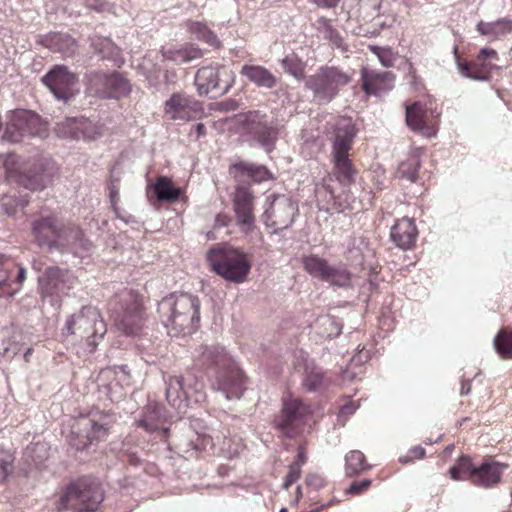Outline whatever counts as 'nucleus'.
Here are the masks:
<instances>
[{"instance_id":"nucleus-1","label":"nucleus","mask_w":512,"mask_h":512,"mask_svg":"<svg viewBox=\"0 0 512 512\" xmlns=\"http://www.w3.org/2000/svg\"><path fill=\"white\" fill-rule=\"evenodd\" d=\"M355 136L356 128L352 119L348 117L338 118L331 138V176L344 188L353 185L358 174V169L350 154Z\"/></svg>"},{"instance_id":"nucleus-2","label":"nucleus","mask_w":512,"mask_h":512,"mask_svg":"<svg viewBox=\"0 0 512 512\" xmlns=\"http://www.w3.org/2000/svg\"><path fill=\"white\" fill-rule=\"evenodd\" d=\"M109 314L115 329L127 337L142 335L148 319L141 293L124 289L109 301Z\"/></svg>"},{"instance_id":"nucleus-3","label":"nucleus","mask_w":512,"mask_h":512,"mask_svg":"<svg viewBox=\"0 0 512 512\" xmlns=\"http://www.w3.org/2000/svg\"><path fill=\"white\" fill-rule=\"evenodd\" d=\"M162 323L173 335L191 334L200 322V300L190 293L174 292L158 304Z\"/></svg>"},{"instance_id":"nucleus-4","label":"nucleus","mask_w":512,"mask_h":512,"mask_svg":"<svg viewBox=\"0 0 512 512\" xmlns=\"http://www.w3.org/2000/svg\"><path fill=\"white\" fill-rule=\"evenodd\" d=\"M198 363L202 367L215 368L214 387L227 399L240 398L245 390V377L237 364L221 347H204Z\"/></svg>"},{"instance_id":"nucleus-5","label":"nucleus","mask_w":512,"mask_h":512,"mask_svg":"<svg viewBox=\"0 0 512 512\" xmlns=\"http://www.w3.org/2000/svg\"><path fill=\"white\" fill-rule=\"evenodd\" d=\"M106 332L100 311L93 306H83L67 317L61 334L65 340L72 338L74 343L84 345L87 352L93 353Z\"/></svg>"},{"instance_id":"nucleus-6","label":"nucleus","mask_w":512,"mask_h":512,"mask_svg":"<svg viewBox=\"0 0 512 512\" xmlns=\"http://www.w3.org/2000/svg\"><path fill=\"white\" fill-rule=\"evenodd\" d=\"M207 260L217 275L233 283L244 282L252 268L249 256L242 249L229 245L212 247Z\"/></svg>"},{"instance_id":"nucleus-7","label":"nucleus","mask_w":512,"mask_h":512,"mask_svg":"<svg viewBox=\"0 0 512 512\" xmlns=\"http://www.w3.org/2000/svg\"><path fill=\"white\" fill-rule=\"evenodd\" d=\"M313 409L300 398L288 396L282 400V408L274 417L273 425L283 436L294 439L311 428Z\"/></svg>"},{"instance_id":"nucleus-8","label":"nucleus","mask_w":512,"mask_h":512,"mask_svg":"<svg viewBox=\"0 0 512 512\" xmlns=\"http://www.w3.org/2000/svg\"><path fill=\"white\" fill-rule=\"evenodd\" d=\"M103 501L100 487L81 478L65 487L56 501V508L71 512H95Z\"/></svg>"},{"instance_id":"nucleus-9","label":"nucleus","mask_w":512,"mask_h":512,"mask_svg":"<svg viewBox=\"0 0 512 512\" xmlns=\"http://www.w3.org/2000/svg\"><path fill=\"white\" fill-rule=\"evenodd\" d=\"M441 111L437 102L429 95L412 103L405 104V121L407 126L420 132L425 137L437 134Z\"/></svg>"},{"instance_id":"nucleus-10","label":"nucleus","mask_w":512,"mask_h":512,"mask_svg":"<svg viewBox=\"0 0 512 512\" xmlns=\"http://www.w3.org/2000/svg\"><path fill=\"white\" fill-rule=\"evenodd\" d=\"M235 129L243 136H249L267 152L275 148L278 130L267 122V116L260 111L240 113L233 118Z\"/></svg>"},{"instance_id":"nucleus-11","label":"nucleus","mask_w":512,"mask_h":512,"mask_svg":"<svg viewBox=\"0 0 512 512\" xmlns=\"http://www.w3.org/2000/svg\"><path fill=\"white\" fill-rule=\"evenodd\" d=\"M351 79V76L339 67L324 65L306 79L305 87L313 92L315 99L330 102L351 82Z\"/></svg>"},{"instance_id":"nucleus-12","label":"nucleus","mask_w":512,"mask_h":512,"mask_svg":"<svg viewBox=\"0 0 512 512\" xmlns=\"http://www.w3.org/2000/svg\"><path fill=\"white\" fill-rule=\"evenodd\" d=\"M114 423L113 415L106 411H90L78 417L72 426V433L79 439L78 449L105 440Z\"/></svg>"},{"instance_id":"nucleus-13","label":"nucleus","mask_w":512,"mask_h":512,"mask_svg":"<svg viewBox=\"0 0 512 512\" xmlns=\"http://www.w3.org/2000/svg\"><path fill=\"white\" fill-rule=\"evenodd\" d=\"M23 186L29 190H42L51 181L43 171H24V164L15 154L0 155V181Z\"/></svg>"},{"instance_id":"nucleus-14","label":"nucleus","mask_w":512,"mask_h":512,"mask_svg":"<svg viewBox=\"0 0 512 512\" xmlns=\"http://www.w3.org/2000/svg\"><path fill=\"white\" fill-rule=\"evenodd\" d=\"M46 132V124L37 114L28 110H17L10 115L3 139L12 143H18L25 137H42Z\"/></svg>"},{"instance_id":"nucleus-15","label":"nucleus","mask_w":512,"mask_h":512,"mask_svg":"<svg viewBox=\"0 0 512 512\" xmlns=\"http://www.w3.org/2000/svg\"><path fill=\"white\" fill-rule=\"evenodd\" d=\"M234 81L233 71L225 65L205 66L195 75V85L201 96L209 93L225 94L233 86Z\"/></svg>"},{"instance_id":"nucleus-16","label":"nucleus","mask_w":512,"mask_h":512,"mask_svg":"<svg viewBox=\"0 0 512 512\" xmlns=\"http://www.w3.org/2000/svg\"><path fill=\"white\" fill-rule=\"evenodd\" d=\"M68 231H72L56 216L41 217L32 223V234L39 246L56 247L59 241H68Z\"/></svg>"},{"instance_id":"nucleus-17","label":"nucleus","mask_w":512,"mask_h":512,"mask_svg":"<svg viewBox=\"0 0 512 512\" xmlns=\"http://www.w3.org/2000/svg\"><path fill=\"white\" fill-rule=\"evenodd\" d=\"M255 196L253 192L244 186H238L232 198V208L235 214L236 224L241 232L250 234L256 227L254 214Z\"/></svg>"},{"instance_id":"nucleus-18","label":"nucleus","mask_w":512,"mask_h":512,"mask_svg":"<svg viewBox=\"0 0 512 512\" xmlns=\"http://www.w3.org/2000/svg\"><path fill=\"white\" fill-rule=\"evenodd\" d=\"M89 89L101 98H118L130 92V84L120 73H93L89 78Z\"/></svg>"},{"instance_id":"nucleus-19","label":"nucleus","mask_w":512,"mask_h":512,"mask_svg":"<svg viewBox=\"0 0 512 512\" xmlns=\"http://www.w3.org/2000/svg\"><path fill=\"white\" fill-rule=\"evenodd\" d=\"M43 83L58 98L68 101L78 91V77L64 65L54 66L42 79Z\"/></svg>"},{"instance_id":"nucleus-20","label":"nucleus","mask_w":512,"mask_h":512,"mask_svg":"<svg viewBox=\"0 0 512 512\" xmlns=\"http://www.w3.org/2000/svg\"><path fill=\"white\" fill-rule=\"evenodd\" d=\"M201 103L182 92L173 93L164 103V114L169 120L190 121L202 113Z\"/></svg>"},{"instance_id":"nucleus-21","label":"nucleus","mask_w":512,"mask_h":512,"mask_svg":"<svg viewBox=\"0 0 512 512\" xmlns=\"http://www.w3.org/2000/svg\"><path fill=\"white\" fill-rule=\"evenodd\" d=\"M297 211L296 205L286 196L276 197L263 214L265 225L273 229L274 233L288 228Z\"/></svg>"},{"instance_id":"nucleus-22","label":"nucleus","mask_w":512,"mask_h":512,"mask_svg":"<svg viewBox=\"0 0 512 512\" xmlns=\"http://www.w3.org/2000/svg\"><path fill=\"white\" fill-rule=\"evenodd\" d=\"M498 59V53L494 49L483 48L472 61L457 58L458 68L461 73L475 80L488 79L493 68V62Z\"/></svg>"},{"instance_id":"nucleus-23","label":"nucleus","mask_w":512,"mask_h":512,"mask_svg":"<svg viewBox=\"0 0 512 512\" xmlns=\"http://www.w3.org/2000/svg\"><path fill=\"white\" fill-rule=\"evenodd\" d=\"M359 81L361 89L367 96H380L393 89L395 75L389 71L362 67Z\"/></svg>"},{"instance_id":"nucleus-24","label":"nucleus","mask_w":512,"mask_h":512,"mask_svg":"<svg viewBox=\"0 0 512 512\" xmlns=\"http://www.w3.org/2000/svg\"><path fill=\"white\" fill-rule=\"evenodd\" d=\"M26 277V271L13 259L0 254V289L2 294L13 296L19 291Z\"/></svg>"},{"instance_id":"nucleus-25","label":"nucleus","mask_w":512,"mask_h":512,"mask_svg":"<svg viewBox=\"0 0 512 512\" xmlns=\"http://www.w3.org/2000/svg\"><path fill=\"white\" fill-rule=\"evenodd\" d=\"M55 131L60 138L76 140H92L100 135L99 128L86 118H67L57 124Z\"/></svg>"},{"instance_id":"nucleus-26","label":"nucleus","mask_w":512,"mask_h":512,"mask_svg":"<svg viewBox=\"0 0 512 512\" xmlns=\"http://www.w3.org/2000/svg\"><path fill=\"white\" fill-rule=\"evenodd\" d=\"M508 465L496 461L493 457H486L480 464H476L472 476V484L482 488H492L502 481L503 473Z\"/></svg>"},{"instance_id":"nucleus-27","label":"nucleus","mask_w":512,"mask_h":512,"mask_svg":"<svg viewBox=\"0 0 512 512\" xmlns=\"http://www.w3.org/2000/svg\"><path fill=\"white\" fill-rule=\"evenodd\" d=\"M69 274L67 270L59 267H49L39 278V286L41 294L46 296H58L70 286L68 283Z\"/></svg>"},{"instance_id":"nucleus-28","label":"nucleus","mask_w":512,"mask_h":512,"mask_svg":"<svg viewBox=\"0 0 512 512\" xmlns=\"http://www.w3.org/2000/svg\"><path fill=\"white\" fill-rule=\"evenodd\" d=\"M390 235L397 247L403 250L412 248L418 237L415 221L408 217L398 219L392 226Z\"/></svg>"},{"instance_id":"nucleus-29","label":"nucleus","mask_w":512,"mask_h":512,"mask_svg":"<svg viewBox=\"0 0 512 512\" xmlns=\"http://www.w3.org/2000/svg\"><path fill=\"white\" fill-rule=\"evenodd\" d=\"M42 46L50 49L53 52H59L64 56H72L76 52L77 43L67 33L49 32L40 36L38 41Z\"/></svg>"},{"instance_id":"nucleus-30","label":"nucleus","mask_w":512,"mask_h":512,"mask_svg":"<svg viewBox=\"0 0 512 512\" xmlns=\"http://www.w3.org/2000/svg\"><path fill=\"white\" fill-rule=\"evenodd\" d=\"M241 76L260 88L272 89L278 83V78L266 67L256 64H244L240 70Z\"/></svg>"},{"instance_id":"nucleus-31","label":"nucleus","mask_w":512,"mask_h":512,"mask_svg":"<svg viewBox=\"0 0 512 512\" xmlns=\"http://www.w3.org/2000/svg\"><path fill=\"white\" fill-rule=\"evenodd\" d=\"M150 188L156 201L160 204L176 203L183 195V190L175 186L173 180L167 176H158Z\"/></svg>"},{"instance_id":"nucleus-32","label":"nucleus","mask_w":512,"mask_h":512,"mask_svg":"<svg viewBox=\"0 0 512 512\" xmlns=\"http://www.w3.org/2000/svg\"><path fill=\"white\" fill-rule=\"evenodd\" d=\"M229 173L235 179L248 177L256 183H261L272 179L271 172L263 165H256L249 162L240 161L234 163L229 168Z\"/></svg>"},{"instance_id":"nucleus-33","label":"nucleus","mask_w":512,"mask_h":512,"mask_svg":"<svg viewBox=\"0 0 512 512\" xmlns=\"http://www.w3.org/2000/svg\"><path fill=\"white\" fill-rule=\"evenodd\" d=\"M423 154L424 150L422 148L412 149L407 159L401 162L398 167L399 176L411 182H416L419 179L421 157Z\"/></svg>"},{"instance_id":"nucleus-34","label":"nucleus","mask_w":512,"mask_h":512,"mask_svg":"<svg viewBox=\"0 0 512 512\" xmlns=\"http://www.w3.org/2000/svg\"><path fill=\"white\" fill-rule=\"evenodd\" d=\"M367 463L365 455L359 450H352L345 456V472L349 477L359 475L371 469Z\"/></svg>"},{"instance_id":"nucleus-35","label":"nucleus","mask_w":512,"mask_h":512,"mask_svg":"<svg viewBox=\"0 0 512 512\" xmlns=\"http://www.w3.org/2000/svg\"><path fill=\"white\" fill-rule=\"evenodd\" d=\"M477 30L482 35L500 37L512 32V20L507 18L499 19L495 22H480Z\"/></svg>"},{"instance_id":"nucleus-36","label":"nucleus","mask_w":512,"mask_h":512,"mask_svg":"<svg viewBox=\"0 0 512 512\" xmlns=\"http://www.w3.org/2000/svg\"><path fill=\"white\" fill-rule=\"evenodd\" d=\"M187 28L197 40L203 41L212 47H220V41L216 34L205 23L189 21Z\"/></svg>"},{"instance_id":"nucleus-37","label":"nucleus","mask_w":512,"mask_h":512,"mask_svg":"<svg viewBox=\"0 0 512 512\" xmlns=\"http://www.w3.org/2000/svg\"><path fill=\"white\" fill-rule=\"evenodd\" d=\"M475 466L469 456H461L456 464L449 470L450 477L456 481L468 480L472 483V476L475 471Z\"/></svg>"},{"instance_id":"nucleus-38","label":"nucleus","mask_w":512,"mask_h":512,"mask_svg":"<svg viewBox=\"0 0 512 512\" xmlns=\"http://www.w3.org/2000/svg\"><path fill=\"white\" fill-rule=\"evenodd\" d=\"M304 270L312 277L324 280L329 263L326 259L319 257L315 254L304 256L302 259Z\"/></svg>"},{"instance_id":"nucleus-39","label":"nucleus","mask_w":512,"mask_h":512,"mask_svg":"<svg viewBox=\"0 0 512 512\" xmlns=\"http://www.w3.org/2000/svg\"><path fill=\"white\" fill-rule=\"evenodd\" d=\"M166 385V397L172 405H176L177 401H180L183 396L187 395L182 376H169L166 380Z\"/></svg>"},{"instance_id":"nucleus-40","label":"nucleus","mask_w":512,"mask_h":512,"mask_svg":"<svg viewBox=\"0 0 512 512\" xmlns=\"http://www.w3.org/2000/svg\"><path fill=\"white\" fill-rule=\"evenodd\" d=\"M494 345L502 358H512V330L506 327L502 328L494 339Z\"/></svg>"},{"instance_id":"nucleus-41","label":"nucleus","mask_w":512,"mask_h":512,"mask_svg":"<svg viewBox=\"0 0 512 512\" xmlns=\"http://www.w3.org/2000/svg\"><path fill=\"white\" fill-rule=\"evenodd\" d=\"M351 273L344 267L329 265L326 276L323 281L332 285L344 287L349 285Z\"/></svg>"},{"instance_id":"nucleus-42","label":"nucleus","mask_w":512,"mask_h":512,"mask_svg":"<svg viewBox=\"0 0 512 512\" xmlns=\"http://www.w3.org/2000/svg\"><path fill=\"white\" fill-rule=\"evenodd\" d=\"M282 66L287 73L297 80H303L305 78L306 63L296 55L286 56L282 60Z\"/></svg>"},{"instance_id":"nucleus-43","label":"nucleus","mask_w":512,"mask_h":512,"mask_svg":"<svg viewBox=\"0 0 512 512\" xmlns=\"http://www.w3.org/2000/svg\"><path fill=\"white\" fill-rule=\"evenodd\" d=\"M159 410L156 406H147L144 410L143 417L137 421V426L148 432L158 429Z\"/></svg>"},{"instance_id":"nucleus-44","label":"nucleus","mask_w":512,"mask_h":512,"mask_svg":"<svg viewBox=\"0 0 512 512\" xmlns=\"http://www.w3.org/2000/svg\"><path fill=\"white\" fill-rule=\"evenodd\" d=\"M326 191L330 194L331 198L333 199V207L332 209L337 213H343L347 210H351L352 206L349 201V198H351L350 192H344V199L341 200V196H336L334 193V190L331 186H326Z\"/></svg>"},{"instance_id":"nucleus-45","label":"nucleus","mask_w":512,"mask_h":512,"mask_svg":"<svg viewBox=\"0 0 512 512\" xmlns=\"http://www.w3.org/2000/svg\"><path fill=\"white\" fill-rule=\"evenodd\" d=\"M369 49L372 53L377 55V57L379 58V61L381 62V64L383 66L391 67L394 65L396 56H395L394 52L392 51V49L380 47V46H376V45L369 46Z\"/></svg>"},{"instance_id":"nucleus-46","label":"nucleus","mask_w":512,"mask_h":512,"mask_svg":"<svg viewBox=\"0 0 512 512\" xmlns=\"http://www.w3.org/2000/svg\"><path fill=\"white\" fill-rule=\"evenodd\" d=\"M425 456V449L421 446H415L411 448L405 455L399 458L402 464H409L414 462L416 459H422Z\"/></svg>"},{"instance_id":"nucleus-47","label":"nucleus","mask_w":512,"mask_h":512,"mask_svg":"<svg viewBox=\"0 0 512 512\" xmlns=\"http://www.w3.org/2000/svg\"><path fill=\"white\" fill-rule=\"evenodd\" d=\"M323 382V375L319 372H310L304 380L305 387L310 391L319 389Z\"/></svg>"},{"instance_id":"nucleus-48","label":"nucleus","mask_w":512,"mask_h":512,"mask_svg":"<svg viewBox=\"0 0 512 512\" xmlns=\"http://www.w3.org/2000/svg\"><path fill=\"white\" fill-rule=\"evenodd\" d=\"M202 50L193 45L186 46L185 48L178 51V56L185 62L198 59L202 57Z\"/></svg>"},{"instance_id":"nucleus-49","label":"nucleus","mask_w":512,"mask_h":512,"mask_svg":"<svg viewBox=\"0 0 512 512\" xmlns=\"http://www.w3.org/2000/svg\"><path fill=\"white\" fill-rule=\"evenodd\" d=\"M301 476V467L299 464H293L289 466V471L285 477L283 488L288 490L292 484H294Z\"/></svg>"},{"instance_id":"nucleus-50","label":"nucleus","mask_w":512,"mask_h":512,"mask_svg":"<svg viewBox=\"0 0 512 512\" xmlns=\"http://www.w3.org/2000/svg\"><path fill=\"white\" fill-rule=\"evenodd\" d=\"M408 82L416 91H420L424 89V84L421 80V78L417 75L416 69L412 64H409V71H408Z\"/></svg>"},{"instance_id":"nucleus-51","label":"nucleus","mask_w":512,"mask_h":512,"mask_svg":"<svg viewBox=\"0 0 512 512\" xmlns=\"http://www.w3.org/2000/svg\"><path fill=\"white\" fill-rule=\"evenodd\" d=\"M371 483L372 482L369 479H364L361 481H354L350 485L347 492L350 494L359 495V494L363 493L364 491L368 490L369 487L371 486Z\"/></svg>"},{"instance_id":"nucleus-52","label":"nucleus","mask_w":512,"mask_h":512,"mask_svg":"<svg viewBox=\"0 0 512 512\" xmlns=\"http://www.w3.org/2000/svg\"><path fill=\"white\" fill-rule=\"evenodd\" d=\"M12 470L10 456L0 457V481L4 480Z\"/></svg>"},{"instance_id":"nucleus-53","label":"nucleus","mask_w":512,"mask_h":512,"mask_svg":"<svg viewBox=\"0 0 512 512\" xmlns=\"http://www.w3.org/2000/svg\"><path fill=\"white\" fill-rule=\"evenodd\" d=\"M306 483L308 486L313 487L314 489H320L325 485V480L320 475L309 474L306 478Z\"/></svg>"},{"instance_id":"nucleus-54","label":"nucleus","mask_w":512,"mask_h":512,"mask_svg":"<svg viewBox=\"0 0 512 512\" xmlns=\"http://www.w3.org/2000/svg\"><path fill=\"white\" fill-rule=\"evenodd\" d=\"M319 8L333 9L338 6L340 0H309Z\"/></svg>"},{"instance_id":"nucleus-55","label":"nucleus","mask_w":512,"mask_h":512,"mask_svg":"<svg viewBox=\"0 0 512 512\" xmlns=\"http://www.w3.org/2000/svg\"><path fill=\"white\" fill-rule=\"evenodd\" d=\"M356 409L357 405L355 404V402L349 400L344 405L341 406L340 414L344 416L351 415L355 412Z\"/></svg>"},{"instance_id":"nucleus-56","label":"nucleus","mask_w":512,"mask_h":512,"mask_svg":"<svg viewBox=\"0 0 512 512\" xmlns=\"http://www.w3.org/2000/svg\"><path fill=\"white\" fill-rule=\"evenodd\" d=\"M231 219L228 215L226 214H218L215 218V224H214V227L215 228H220V227H224V226H227L229 223H230Z\"/></svg>"},{"instance_id":"nucleus-57","label":"nucleus","mask_w":512,"mask_h":512,"mask_svg":"<svg viewBox=\"0 0 512 512\" xmlns=\"http://www.w3.org/2000/svg\"><path fill=\"white\" fill-rule=\"evenodd\" d=\"M87 7L101 11L104 7V0H84Z\"/></svg>"},{"instance_id":"nucleus-58","label":"nucleus","mask_w":512,"mask_h":512,"mask_svg":"<svg viewBox=\"0 0 512 512\" xmlns=\"http://www.w3.org/2000/svg\"><path fill=\"white\" fill-rule=\"evenodd\" d=\"M306 454L304 447L300 446L298 448V453L296 459L292 462L293 464H299V467L302 468V465L306 462Z\"/></svg>"},{"instance_id":"nucleus-59","label":"nucleus","mask_w":512,"mask_h":512,"mask_svg":"<svg viewBox=\"0 0 512 512\" xmlns=\"http://www.w3.org/2000/svg\"><path fill=\"white\" fill-rule=\"evenodd\" d=\"M326 31L330 40L334 41L335 43L341 40L337 30L334 29L329 23L326 25Z\"/></svg>"},{"instance_id":"nucleus-60","label":"nucleus","mask_w":512,"mask_h":512,"mask_svg":"<svg viewBox=\"0 0 512 512\" xmlns=\"http://www.w3.org/2000/svg\"><path fill=\"white\" fill-rule=\"evenodd\" d=\"M471 391V382L466 379L461 380L460 394L467 395Z\"/></svg>"},{"instance_id":"nucleus-61","label":"nucleus","mask_w":512,"mask_h":512,"mask_svg":"<svg viewBox=\"0 0 512 512\" xmlns=\"http://www.w3.org/2000/svg\"><path fill=\"white\" fill-rule=\"evenodd\" d=\"M195 130L197 132V136L200 137V136H203L206 132V127L204 124L202 123H198L196 126H195Z\"/></svg>"},{"instance_id":"nucleus-62","label":"nucleus","mask_w":512,"mask_h":512,"mask_svg":"<svg viewBox=\"0 0 512 512\" xmlns=\"http://www.w3.org/2000/svg\"><path fill=\"white\" fill-rule=\"evenodd\" d=\"M32 353H33V349L32 348H28L26 350V352L24 353V359H25L26 362L29 361V357L32 355Z\"/></svg>"},{"instance_id":"nucleus-63","label":"nucleus","mask_w":512,"mask_h":512,"mask_svg":"<svg viewBox=\"0 0 512 512\" xmlns=\"http://www.w3.org/2000/svg\"><path fill=\"white\" fill-rule=\"evenodd\" d=\"M28 201L27 200H21L19 205L20 207L23 209L26 205H27Z\"/></svg>"},{"instance_id":"nucleus-64","label":"nucleus","mask_w":512,"mask_h":512,"mask_svg":"<svg viewBox=\"0 0 512 512\" xmlns=\"http://www.w3.org/2000/svg\"><path fill=\"white\" fill-rule=\"evenodd\" d=\"M3 205L5 206L6 212H7L8 214H14V213H15V210H14V211H10V210H8V208H7L8 203H7V202H5Z\"/></svg>"}]
</instances>
